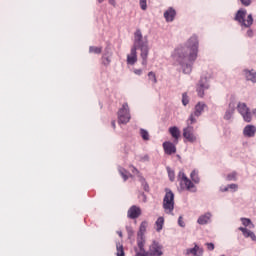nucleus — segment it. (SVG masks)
Returning a JSON list of instances; mask_svg holds the SVG:
<instances>
[{
    "mask_svg": "<svg viewBox=\"0 0 256 256\" xmlns=\"http://www.w3.org/2000/svg\"><path fill=\"white\" fill-rule=\"evenodd\" d=\"M199 55V38L193 34L184 47L176 48L172 54L174 61L179 63L185 75H190Z\"/></svg>",
    "mask_w": 256,
    "mask_h": 256,
    "instance_id": "nucleus-1",
    "label": "nucleus"
},
{
    "mask_svg": "<svg viewBox=\"0 0 256 256\" xmlns=\"http://www.w3.org/2000/svg\"><path fill=\"white\" fill-rule=\"evenodd\" d=\"M137 49L141 51L142 65L146 66L149 57V40H147V36L143 37V33L139 29L134 33V44L131 48V53L127 56L128 65H135L137 61Z\"/></svg>",
    "mask_w": 256,
    "mask_h": 256,
    "instance_id": "nucleus-2",
    "label": "nucleus"
},
{
    "mask_svg": "<svg viewBox=\"0 0 256 256\" xmlns=\"http://www.w3.org/2000/svg\"><path fill=\"white\" fill-rule=\"evenodd\" d=\"M135 256H163V245L157 241H153L149 246L148 251L145 250V243H142L141 247H135Z\"/></svg>",
    "mask_w": 256,
    "mask_h": 256,
    "instance_id": "nucleus-3",
    "label": "nucleus"
},
{
    "mask_svg": "<svg viewBox=\"0 0 256 256\" xmlns=\"http://www.w3.org/2000/svg\"><path fill=\"white\" fill-rule=\"evenodd\" d=\"M165 193L162 207L167 215H173L175 209V194L169 188L165 189Z\"/></svg>",
    "mask_w": 256,
    "mask_h": 256,
    "instance_id": "nucleus-4",
    "label": "nucleus"
},
{
    "mask_svg": "<svg viewBox=\"0 0 256 256\" xmlns=\"http://www.w3.org/2000/svg\"><path fill=\"white\" fill-rule=\"evenodd\" d=\"M245 17H247L246 20ZM235 21H237L241 25V27H246L247 29H249V27L253 25V15L249 14L247 16L246 9H239L235 15Z\"/></svg>",
    "mask_w": 256,
    "mask_h": 256,
    "instance_id": "nucleus-5",
    "label": "nucleus"
},
{
    "mask_svg": "<svg viewBox=\"0 0 256 256\" xmlns=\"http://www.w3.org/2000/svg\"><path fill=\"white\" fill-rule=\"evenodd\" d=\"M178 181L180 183V188L182 191H191L192 193H197V188H195V184L193 181L187 178L185 172L180 171L178 174Z\"/></svg>",
    "mask_w": 256,
    "mask_h": 256,
    "instance_id": "nucleus-6",
    "label": "nucleus"
},
{
    "mask_svg": "<svg viewBox=\"0 0 256 256\" xmlns=\"http://www.w3.org/2000/svg\"><path fill=\"white\" fill-rule=\"evenodd\" d=\"M118 123L119 125H127L131 121V112L129 110V104L124 103L118 110Z\"/></svg>",
    "mask_w": 256,
    "mask_h": 256,
    "instance_id": "nucleus-7",
    "label": "nucleus"
},
{
    "mask_svg": "<svg viewBox=\"0 0 256 256\" xmlns=\"http://www.w3.org/2000/svg\"><path fill=\"white\" fill-rule=\"evenodd\" d=\"M207 109V104L205 102H198L194 107V112L190 114L189 121L191 125L194 123H197V118L195 117H201L203 115V112Z\"/></svg>",
    "mask_w": 256,
    "mask_h": 256,
    "instance_id": "nucleus-8",
    "label": "nucleus"
},
{
    "mask_svg": "<svg viewBox=\"0 0 256 256\" xmlns=\"http://www.w3.org/2000/svg\"><path fill=\"white\" fill-rule=\"evenodd\" d=\"M209 87H211V84L209 83V78L202 76L198 84L196 85V93L198 97H205V92L209 90Z\"/></svg>",
    "mask_w": 256,
    "mask_h": 256,
    "instance_id": "nucleus-9",
    "label": "nucleus"
},
{
    "mask_svg": "<svg viewBox=\"0 0 256 256\" xmlns=\"http://www.w3.org/2000/svg\"><path fill=\"white\" fill-rule=\"evenodd\" d=\"M147 227H149V223L147 221H142L137 232V247L143 248V243H146L145 233H147Z\"/></svg>",
    "mask_w": 256,
    "mask_h": 256,
    "instance_id": "nucleus-10",
    "label": "nucleus"
},
{
    "mask_svg": "<svg viewBox=\"0 0 256 256\" xmlns=\"http://www.w3.org/2000/svg\"><path fill=\"white\" fill-rule=\"evenodd\" d=\"M237 110L246 123H251L253 117L251 115V110L249 109V107H247V104L239 102L237 105Z\"/></svg>",
    "mask_w": 256,
    "mask_h": 256,
    "instance_id": "nucleus-11",
    "label": "nucleus"
},
{
    "mask_svg": "<svg viewBox=\"0 0 256 256\" xmlns=\"http://www.w3.org/2000/svg\"><path fill=\"white\" fill-rule=\"evenodd\" d=\"M183 137L187 139L189 143H195L197 141V136L194 134L193 126H188L183 129Z\"/></svg>",
    "mask_w": 256,
    "mask_h": 256,
    "instance_id": "nucleus-12",
    "label": "nucleus"
},
{
    "mask_svg": "<svg viewBox=\"0 0 256 256\" xmlns=\"http://www.w3.org/2000/svg\"><path fill=\"white\" fill-rule=\"evenodd\" d=\"M127 217L128 219H138V217H141V208L136 205L131 206L128 209Z\"/></svg>",
    "mask_w": 256,
    "mask_h": 256,
    "instance_id": "nucleus-13",
    "label": "nucleus"
},
{
    "mask_svg": "<svg viewBox=\"0 0 256 256\" xmlns=\"http://www.w3.org/2000/svg\"><path fill=\"white\" fill-rule=\"evenodd\" d=\"M162 147L166 155H174V153H177V147L173 142L166 141L162 144Z\"/></svg>",
    "mask_w": 256,
    "mask_h": 256,
    "instance_id": "nucleus-14",
    "label": "nucleus"
},
{
    "mask_svg": "<svg viewBox=\"0 0 256 256\" xmlns=\"http://www.w3.org/2000/svg\"><path fill=\"white\" fill-rule=\"evenodd\" d=\"M175 17H177V11H175L173 7H169L164 12V19L167 23H173V21H175Z\"/></svg>",
    "mask_w": 256,
    "mask_h": 256,
    "instance_id": "nucleus-15",
    "label": "nucleus"
},
{
    "mask_svg": "<svg viewBox=\"0 0 256 256\" xmlns=\"http://www.w3.org/2000/svg\"><path fill=\"white\" fill-rule=\"evenodd\" d=\"M211 217H213V214H211V212H206L200 215L197 219L198 225H209V223H211Z\"/></svg>",
    "mask_w": 256,
    "mask_h": 256,
    "instance_id": "nucleus-16",
    "label": "nucleus"
},
{
    "mask_svg": "<svg viewBox=\"0 0 256 256\" xmlns=\"http://www.w3.org/2000/svg\"><path fill=\"white\" fill-rule=\"evenodd\" d=\"M243 135L245 137H248L249 139L255 137V135H256V126L251 125V124L246 125L243 129Z\"/></svg>",
    "mask_w": 256,
    "mask_h": 256,
    "instance_id": "nucleus-17",
    "label": "nucleus"
},
{
    "mask_svg": "<svg viewBox=\"0 0 256 256\" xmlns=\"http://www.w3.org/2000/svg\"><path fill=\"white\" fill-rule=\"evenodd\" d=\"M203 253V248L199 247L197 244H195L193 248L186 249V255L203 256Z\"/></svg>",
    "mask_w": 256,
    "mask_h": 256,
    "instance_id": "nucleus-18",
    "label": "nucleus"
},
{
    "mask_svg": "<svg viewBox=\"0 0 256 256\" xmlns=\"http://www.w3.org/2000/svg\"><path fill=\"white\" fill-rule=\"evenodd\" d=\"M169 133L171 137L174 138V143H179V137H181V130H179V127L172 126L169 128Z\"/></svg>",
    "mask_w": 256,
    "mask_h": 256,
    "instance_id": "nucleus-19",
    "label": "nucleus"
},
{
    "mask_svg": "<svg viewBox=\"0 0 256 256\" xmlns=\"http://www.w3.org/2000/svg\"><path fill=\"white\" fill-rule=\"evenodd\" d=\"M246 81H251V83H256V71L254 69L243 70Z\"/></svg>",
    "mask_w": 256,
    "mask_h": 256,
    "instance_id": "nucleus-20",
    "label": "nucleus"
},
{
    "mask_svg": "<svg viewBox=\"0 0 256 256\" xmlns=\"http://www.w3.org/2000/svg\"><path fill=\"white\" fill-rule=\"evenodd\" d=\"M233 115H235V104L230 103L224 114L225 121H231V119H233Z\"/></svg>",
    "mask_w": 256,
    "mask_h": 256,
    "instance_id": "nucleus-21",
    "label": "nucleus"
},
{
    "mask_svg": "<svg viewBox=\"0 0 256 256\" xmlns=\"http://www.w3.org/2000/svg\"><path fill=\"white\" fill-rule=\"evenodd\" d=\"M239 231L242 232V234L244 235V237L246 238H249L252 239V241H256V235L253 231L247 229V228H244V227H240L239 228Z\"/></svg>",
    "mask_w": 256,
    "mask_h": 256,
    "instance_id": "nucleus-22",
    "label": "nucleus"
},
{
    "mask_svg": "<svg viewBox=\"0 0 256 256\" xmlns=\"http://www.w3.org/2000/svg\"><path fill=\"white\" fill-rule=\"evenodd\" d=\"M190 178L192 183H195L196 185H199V183H201V178L199 177V170H193L190 173Z\"/></svg>",
    "mask_w": 256,
    "mask_h": 256,
    "instance_id": "nucleus-23",
    "label": "nucleus"
},
{
    "mask_svg": "<svg viewBox=\"0 0 256 256\" xmlns=\"http://www.w3.org/2000/svg\"><path fill=\"white\" fill-rule=\"evenodd\" d=\"M155 225L157 233H161V231L163 230V225H165V218H163L162 216L158 217Z\"/></svg>",
    "mask_w": 256,
    "mask_h": 256,
    "instance_id": "nucleus-24",
    "label": "nucleus"
},
{
    "mask_svg": "<svg viewBox=\"0 0 256 256\" xmlns=\"http://www.w3.org/2000/svg\"><path fill=\"white\" fill-rule=\"evenodd\" d=\"M118 171H119L121 177L124 179V181H127V179H129V177H132L131 173H129V171H127L125 168L119 167Z\"/></svg>",
    "mask_w": 256,
    "mask_h": 256,
    "instance_id": "nucleus-25",
    "label": "nucleus"
},
{
    "mask_svg": "<svg viewBox=\"0 0 256 256\" xmlns=\"http://www.w3.org/2000/svg\"><path fill=\"white\" fill-rule=\"evenodd\" d=\"M116 256H125V248L119 242L116 243Z\"/></svg>",
    "mask_w": 256,
    "mask_h": 256,
    "instance_id": "nucleus-26",
    "label": "nucleus"
},
{
    "mask_svg": "<svg viewBox=\"0 0 256 256\" xmlns=\"http://www.w3.org/2000/svg\"><path fill=\"white\" fill-rule=\"evenodd\" d=\"M102 51H103V48L101 47H95V46L89 47V53H95V55H101Z\"/></svg>",
    "mask_w": 256,
    "mask_h": 256,
    "instance_id": "nucleus-27",
    "label": "nucleus"
},
{
    "mask_svg": "<svg viewBox=\"0 0 256 256\" xmlns=\"http://www.w3.org/2000/svg\"><path fill=\"white\" fill-rule=\"evenodd\" d=\"M148 79H149V81H151V83H153V85H156V83H157V75H155V72L150 71L148 73Z\"/></svg>",
    "mask_w": 256,
    "mask_h": 256,
    "instance_id": "nucleus-28",
    "label": "nucleus"
},
{
    "mask_svg": "<svg viewBox=\"0 0 256 256\" xmlns=\"http://www.w3.org/2000/svg\"><path fill=\"white\" fill-rule=\"evenodd\" d=\"M140 135L143 141H149V132L143 128L140 129Z\"/></svg>",
    "mask_w": 256,
    "mask_h": 256,
    "instance_id": "nucleus-29",
    "label": "nucleus"
},
{
    "mask_svg": "<svg viewBox=\"0 0 256 256\" xmlns=\"http://www.w3.org/2000/svg\"><path fill=\"white\" fill-rule=\"evenodd\" d=\"M241 222L244 227H253V222H251V219L249 218H241Z\"/></svg>",
    "mask_w": 256,
    "mask_h": 256,
    "instance_id": "nucleus-30",
    "label": "nucleus"
},
{
    "mask_svg": "<svg viewBox=\"0 0 256 256\" xmlns=\"http://www.w3.org/2000/svg\"><path fill=\"white\" fill-rule=\"evenodd\" d=\"M167 173H168V177L170 181H175V171H173L170 167L166 168Z\"/></svg>",
    "mask_w": 256,
    "mask_h": 256,
    "instance_id": "nucleus-31",
    "label": "nucleus"
},
{
    "mask_svg": "<svg viewBox=\"0 0 256 256\" xmlns=\"http://www.w3.org/2000/svg\"><path fill=\"white\" fill-rule=\"evenodd\" d=\"M182 104L184 105V107H187V105H189V96L186 92L182 94Z\"/></svg>",
    "mask_w": 256,
    "mask_h": 256,
    "instance_id": "nucleus-32",
    "label": "nucleus"
},
{
    "mask_svg": "<svg viewBox=\"0 0 256 256\" xmlns=\"http://www.w3.org/2000/svg\"><path fill=\"white\" fill-rule=\"evenodd\" d=\"M141 185L144 189V191H146V193H149V184L147 183V181L145 180V178H141Z\"/></svg>",
    "mask_w": 256,
    "mask_h": 256,
    "instance_id": "nucleus-33",
    "label": "nucleus"
},
{
    "mask_svg": "<svg viewBox=\"0 0 256 256\" xmlns=\"http://www.w3.org/2000/svg\"><path fill=\"white\" fill-rule=\"evenodd\" d=\"M102 64L105 65V67H108V65L111 64V58L109 56H102Z\"/></svg>",
    "mask_w": 256,
    "mask_h": 256,
    "instance_id": "nucleus-34",
    "label": "nucleus"
},
{
    "mask_svg": "<svg viewBox=\"0 0 256 256\" xmlns=\"http://www.w3.org/2000/svg\"><path fill=\"white\" fill-rule=\"evenodd\" d=\"M227 181H237V172H232L227 175Z\"/></svg>",
    "mask_w": 256,
    "mask_h": 256,
    "instance_id": "nucleus-35",
    "label": "nucleus"
},
{
    "mask_svg": "<svg viewBox=\"0 0 256 256\" xmlns=\"http://www.w3.org/2000/svg\"><path fill=\"white\" fill-rule=\"evenodd\" d=\"M126 231L128 233V239H131V237H133V235H135V231L133 230V228L131 226H127Z\"/></svg>",
    "mask_w": 256,
    "mask_h": 256,
    "instance_id": "nucleus-36",
    "label": "nucleus"
},
{
    "mask_svg": "<svg viewBox=\"0 0 256 256\" xmlns=\"http://www.w3.org/2000/svg\"><path fill=\"white\" fill-rule=\"evenodd\" d=\"M142 11H147V0H139Z\"/></svg>",
    "mask_w": 256,
    "mask_h": 256,
    "instance_id": "nucleus-37",
    "label": "nucleus"
},
{
    "mask_svg": "<svg viewBox=\"0 0 256 256\" xmlns=\"http://www.w3.org/2000/svg\"><path fill=\"white\" fill-rule=\"evenodd\" d=\"M240 3L244 5V7H249V5H251V0H240Z\"/></svg>",
    "mask_w": 256,
    "mask_h": 256,
    "instance_id": "nucleus-38",
    "label": "nucleus"
},
{
    "mask_svg": "<svg viewBox=\"0 0 256 256\" xmlns=\"http://www.w3.org/2000/svg\"><path fill=\"white\" fill-rule=\"evenodd\" d=\"M178 225H179V227H185V222L183 221V216H179Z\"/></svg>",
    "mask_w": 256,
    "mask_h": 256,
    "instance_id": "nucleus-39",
    "label": "nucleus"
},
{
    "mask_svg": "<svg viewBox=\"0 0 256 256\" xmlns=\"http://www.w3.org/2000/svg\"><path fill=\"white\" fill-rule=\"evenodd\" d=\"M208 251H213L215 249V244L213 243H206Z\"/></svg>",
    "mask_w": 256,
    "mask_h": 256,
    "instance_id": "nucleus-40",
    "label": "nucleus"
},
{
    "mask_svg": "<svg viewBox=\"0 0 256 256\" xmlns=\"http://www.w3.org/2000/svg\"><path fill=\"white\" fill-rule=\"evenodd\" d=\"M228 189H233L234 191H237V189H239V186L237 184H230L228 185Z\"/></svg>",
    "mask_w": 256,
    "mask_h": 256,
    "instance_id": "nucleus-41",
    "label": "nucleus"
},
{
    "mask_svg": "<svg viewBox=\"0 0 256 256\" xmlns=\"http://www.w3.org/2000/svg\"><path fill=\"white\" fill-rule=\"evenodd\" d=\"M220 191H221V193H226V191H229V186H221L220 187Z\"/></svg>",
    "mask_w": 256,
    "mask_h": 256,
    "instance_id": "nucleus-42",
    "label": "nucleus"
},
{
    "mask_svg": "<svg viewBox=\"0 0 256 256\" xmlns=\"http://www.w3.org/2000/svg\"><path fill=\"white\" fill-rule=\"evenodd\" d=\"M246 35H247V37H253V35H254V32H253V30L252 29H248V31L246 32Z\"/></svg>",
    "mask_w": 256,
    "mask_h": 256,
    "instance_id": "nucleus-43",
    "label": "nucleus"
},
{
    "mask_svg": "<svg viewBox=\"0 0 256 256\" xmlns=\"http://www.w3.org/2000/svg\"><path fill=\"white\" fill-rule=\"evenodd\" d=\"M134 73H135V75H143V70L142 69H135Z\"/></svg>",
    "mask_w": 256,
    "mask_h": 256,
    "instance_id": "nucleus-44",
    "label": "nucleus"
},
{
    "mask_svg": "<svg viewBox=\"0 0 256 256\" xmlns=\"http://www.w3.org/2000/svg\"><path fill=\"white\" fill-rule=\"evenodd\" d=\"M140 196L142 197L143 202H144V203H147V195H145V193L142 192V193L140 194Z\"/></svg>",
    "mask_w": 256,
    "mask_h": 256,
    "instance_id": "nucleus-45",
    "label": "nucleus"
},
{
    "mask_svg": "<svg viewBox=\"0 0 256 256\" xmlns=\"http://www.w3.org/2000/svg\"><path fill=\"white\" fill-rule=\"evenodd\" d=\"M131 169H132V173H134L135 175L139 173V170L135 168V166H131Z\"/></svg>",
    "mask_w": 256,
    "mask_h": 256,
    "instance_id": "nucleus-46",
    "label": "nucleus"
},
{
    "mask_svg": "<svg viewBox=\"0 0 256 256\" xmlns=\"http://www.w3.org/2000/svg\"><path fill=\"white\" fill-rule=\"evenodd\" d=\"M98 3H103L105 0H97ZM110 5H115V0H109Z\"/></svg>",
    "mask_w": 256,
    "mask_h": 256,
    "instance_id": "nucleus-47",
    "label": "nucleus"
},
{
    "mask_svg": "<svg viewBox=\"0 0 256 256\" xmlns=\"http://www.w3.org/2000/svg\"><path fill=\"white\" fill-rule=\"evenodd\" d=\"M111 126L113 127V129H115V127H116V125H115V120H113V121L111 122Z\"/></svg>",
    "mask_w": 256,
    "mask_h": 256,
    "instance_id": "nucleus-48",
    "label": "nucleus"
},
{
    "mask_svg": "<svg viewBox=\"0 0 256 256\" xmlns=\"http://www.w3.org/2000/svg\"><path fill=\"white\" fill-rule=\"evenodd\" d=\"M143 159H144V161H149V156H148V155H145V156L143 157Z\"/></svg>",
    "mask_w": 256,
    "mask_h": 256,
    "instance_id": "nucleus-49",
    "label": "nucleus"
},
{
    "mask_svg": "<svg viewBox=\"0 0 256 256\" xmlns=\"http://www.w3.org/2000/svg\"><path fill=\"white\" fill-rule=\"evenodd\" d=\"M117 233H118L119 237H123V232L118 231Z\"/></svg>",
    "mask_w": 256,
    "mask_h": 256,
    "instance_id": "nucleus-50",
    "label": "nucleus"
},
{
    "mask_svg": "<svg viewBox=\"0 0 256 256\" xmlns=\"http://www.w3.org/2000/svg\"><path fill=\"white\" fill-rule=\"evenodd\" d=\"M252 113L256 117V108L252 111Z\"/></svg>",
    "mask_w": 256,
    "mask_h": 256,
    "instance_id": "nucleus-51",
    "label": "nucleus"
}]
</instances>
